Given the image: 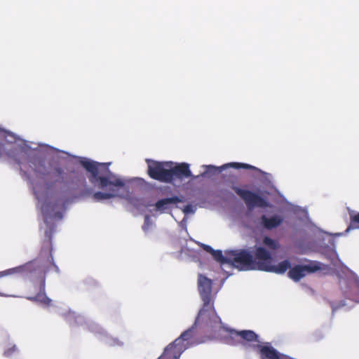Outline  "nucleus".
Instances as JSON below:
<instances>
[{
    "label": "nucleus",
    "instance_id": "6e6552de",
    "mask_svg": "<svg viewBox=\"0 0 359 359\" xmlns=\"http://www.w3.org/2000/svg\"><path fill=\"white\" fill-rule=\"evenodd\" d=\"M89 330L95 336L106 344L114 347H122L125 343L121 339L109 334L102 327L95 323H90Z\"/></svg>",
    "mask_w": 359,
    "mask_h": 359
},
{
    "label": "nucleus",
    "instance_id": "cd10ccee",
    "mask_svg": "<svg viewBox=\"0 0 359 359\" xmlns=\"http://www.w3.org/2000/svg\"><path fill=\"white\" fill-rule=\"evenodd\" d=\"M202 246H203V248L208 252H210V254H212V252H213V249L210 246V245H205V244H202Z\"/></svg>",
    "mask_w": 359,
    "mask_h": 359
},
{
    "label": "nucleus",
    "instance_id": "f8f14e48",
    "mask_svg": "<svg viewBox=\"0 0 359 359\" xmlns=\"http://www.w3.org/2000/svg\"><path fill=\"white\" fill-rule=\"evenodd\" d=\"M170 172L171 182L176 179L182 180L192 176L189 165L187 163H177L172 162Z\"/></svg>",
    "mask_w": 359,
    "mask_h": 359
},
{
    "label": "nucleus",
    "instance_id": "0eeeda50",
    "mask_svg": "<svg viewBox=\"0 0 359 359\" xmlns=\"http://www.w3.org/2000/svg\"><path fill=\"white\" fill-rule=\"evenodd\" d=\"M202 168L205 169V171L201 175L202 177L207 176L208 175H213L215 173L221 172L224 170L228 168H233L236 169H250L255 172V176L263 175L264 179L269 180L271 176L269 174L264 172L260 169L247 163H229L224 164L222 166H215L212 165H203Z\"/></svg>",
    "mask_w": 359,
    "mask_h": 359
},
{
    "label": "nucleus",
    "instance_id": "4be33fe9",
    "mask_svg": "<svg viewBox=\"0 0 359 359\" xmlns=\"http://www.w3.org/2000/svg\"><path fill=\"white\" fill-rule=\"evenodd\" d=\"M18 352V348L15 344H10L4 351V355L6 357H11Z\"/></svg>",
    "mask_w": 359,
    "mask_h": 359
},
{
    "label": "nucleus",
    "instance_id": "2eb2a0df",
    "mask_svg": "<svg viewBox=\"0 0 359 359\" xmlns=\"http://www.w3.org/2000/svg\"><path fill=\"white\" fill-rule=\"evenodd\" d=\"M33 264H27L24 266H20L15 268L9 269L3 271H0V278L4 276H12L17 273H23L25 272H31ZM0 296L1 297H16L15 295L8 294L2 292L0 290Z\"/></svg>",
    "mask_w": 359,
    "mask_h": 359
},
{
    "label": "nucleus",
    "instance_id": "9d476101",
    "mask_svg": "<svg viewBox=\"0 0 359 359\" xmlns=\"http://www.w3.org/2000/svg\"><path fill=\"white\" fill-rule=\"evenodd\" d=\"M320 269L319 263H310L306 265H297L289 271V277L294 281H298L307 274Z\"/></svg>",
    "mask_w": 359,
    "mask_h": 359
},
{
    "label": "nucleus",
    "instance_id": "6ab92c4d",
    "mask_svg": "<svg viewBox=\"0 0 359 359\" xmlns=\"http://www.w3.org/2000/svg\"><path fill=\"white\" fill-rule=\"evenodd\" d=\"M263 243L265 247L269 250H274L279 247L278 243L269 237H265L263 240Z\"/></svg>",
    "mask_w": 359,
    "mask_h": 359
},
{
    "label": "nucleus",
    "instance_id": "b1692460",
    "mask_svg": "<svg viewBox=\"0 0 359 359\" xmlns=\"http://www.w3.org/2000/svg\"><path fill=\"white\" fill-rule=\"evenodd\" d=\"M350 217L351 220V225L353 228H359V213H350Z\"/></svg>",
    "mask_w": 359,
    "mask_h": 359
},
{
    "label": "nucleus",
    "instance_id": "39448f33",
    "mask_svg": "<svg viewBox=\"0 0 359 359\" xmlns=\"http://www.w3.org/2000/svg\"><path fill=\"white\" fill-rule=\"evenodd\" d=\"M199 294L203 302V306L199 311L195 324L200 322L205 323L208 326L211 324H218L220 326V318L217 315L211 304L212 301V280L200 274L198 278Z\"/></svg>",
    "mask_w": 359,
    "mask_h": 359
},
{
    "label": "nucleus",
    "instance_id": "412c9836",
    "mask_svg": "<svg viewBox=\"0 0 359 359\" xmlns=\"http://www.w3.org/2000/svg\"><path fill=\"white\" fill-rule=\"evenodd\" d=\"M154 223L151 221L149 216H146L144 218V224L142 226L143 231L147 233L153 229Z\"/></svg>",
    "mask_w": 359,
    "mask_h": 359
},
{
    "label": "nucleus",
    "instance_id": "dca6fc26",
    "mask_svg": "<svg viewBox=\"0 0 359 359\" xmlns=\"http://www.w3.org/2000/svg\"><path fill=\"white\" fill-rule=\"evenodd\" d=\"M56 311L60 315L65 316L66 319L69 323L74 322L76 324H81L83 320V316L76 315L75 313L72 312L65 305L56 306Z\"/></svg>",
    "mask_w": 359,
    "mask_h": 359
},
{
    "label": "nucleus",
    "instance_id": "5701e85b",
    "mask_svg": "<svg viewBox=\"0 0 359 359\" xmlns=\"http://www.w3.org/2000/svg\"><path fill=\"white\" fill-rule=\"evenodd\" d=\"M36 300L47 306H51V300L44 294H39L35 297Z\"/></svg>",
    "mask_w": 359,
    "mask_h": 359
},
{
    "label": "nucleus",
    "instance_id": "f3484780",
    "mask_svg": "<svg viewBox=\"0 0 359 359\" xmlns=\"http://www.w3.org/2000/svg\"><path fill=\"white\" fill-rule=\"evenodd\" d=\"M283 221V217L280 215H274L271 217L262 215L261 224L267 229H272L278 226Z\"/></svg>",
    "mask_w": 359,
    "mask_h": 359
},
{
    "label": "nucleus",
    "instance_id": "7ed1b4c3",
    "mask_svg": "<svg viewBox=\"0 0 359 359\" xmlns=\"http://www.w3.org/2000/svg\"><path fill=\"white\" fill-rule=\"evenodd\" d=\"M217 334V337L226 338V342L231 344H241L250 347L259 352L261 359H289L279 353L269 343H264L259 337L252 330L237 331L229 329L222 324H211L209 325Z\"/></svg>",
    "mask_w": 359,
    "mask_h": 359
},
{
    "label": "nucleus",
    "instance_id": "393cba45",
    "mask_svg": "<svg viewBox=\"0 0 359 359\" xmlns=\"http://www.w3.org/2000/svg\"><path fill=\"white\" fill-rule=\"evenodd\" d=\"M292 211L297 217L299 215H302L304 218H307V212L300 207L293 206Z\"/></svg>",
    "mask_w": 359,
    "mask_h": 359
},
{
    "label": "nucleus",
    "instance_id": "20e7f679",
    "mask_svg": "<svg viewBox=\"0 0 359 359\" xmlns=\"http://www.w3.org/2000/svg\"><path fill=\"white\" fill-rule=\"evenodd\" d=\"M233 256L232 258L236 259L234 264L241 270H262L283 273L290 267L288 260H284L277 265H273L271 252L262 246L256 248L255 257L250 251L236 252Z\"/></svg>",
    "mask_w": 359,
    "mask_h": 359
},
{
    "label": "nucleus",
    "instance_id": "bb28decb",
    "mask_svg": "<svg viewBox=\"0 0 359 359\" xmlns=\"http://www.w3.org/2000/svg\"><path fill=\"white\" fill-rule=\"evenodd\" d=\"M180 226L187 230V217H184L183 219L179 223Z\"/></svg>",
    "mask_w": 359,
    "mask_h": 359
},
{
    "label": "nucleus",
    "instance_id": "1a4fd4ad",
    "mask_svg": "<svg viewBox=\"0 0 359 359\" xmlns=\"http://www.w3.org/2000/svg\"><path fill=\"white\" fill-rule=\"evenodd\" d=\"M236 193L241 197L249 209L255 207L264 208L268 206L267 202L258 195L244 189L234 188Z\"/></svg>",
    "mask_w": 359,
    "mask_h": 359
},
{
    "label": "nucleus",
    "instance_id": "ddd939ff",
    "mask_svg": "<svg viewBox=\"0 0 359 359\" xmlns=\"http://www.w3.org/2000/svg\"><path fill=\"white\" fill-rule=\"evenodd\" d=\"M194 333V327L192 326L191 327L182 332L180 337H178L168 346H171L172 351L175 352L182 347H184L185 351L189 346V340L193 337Z\"/></svg>",
    "mask_w": 359,
    "mask_h": 359
},
{
    "label": "nucleus",
    "instance_id": "a878e982",
    "mask_svg": "<svg viewBox=\"0 0 359 359\" xmlns=\"http://www.w3.org/2000/svg\"><path fill=\"white\" fill-rule=\"evenodd\" d=\"M344 268L346 270L348 271L351 273V274L352 275L353 281L355 287L356 288V290H358V292L359 294V277H358V276L355 273H354L353 271H351L348 268H347L346 266H345Z\"/></svg>",
    "mask_w": 359,
    "mask_h": 359
},
{
    "label": "nucleus",
    "instance_id": "9b49d317",
    "mask_svg": "<svg viewBox=\"0 0 359 359\" xmlns=\"http://www.w3.org/2000/svg\"><path fill=\"white\" fill-rule=\"evenodd\" d=\"M243 251H248L247 250H232L226 252L225 255H222V252L221 250H213L212 252V255L214 257V259L219 262L221 263V266L223 270H224V268L226 265H229L230 266H233L236 269H238L239 271H241L238 267H237L234 262H236V259H233V255L236 254V252H243Z\"/></svg>",
    "mask_w": 359,
    "mask_h": 359
},
{
    "label": "nucleus",
    "instance_id": "aec40b11",
    "mask_svg": "<svg viewBox=\"0 0 359 359\" xmlns=\"http://www.w3.org/2000/svg\"><path fill=\"white\" fill-rule=\"evenodd\" d=\"M182 212L185 215V217L189 215H194L196 212L197 205L196 204H188L183 208H180Z\"/></svg>",
    "mask_w": 359,
    "mask_h": 359
},
{
    "label": "nucleus",
    "instance_id": "a211bd4d",
    "mask_svg": "<svg viewBox=\"0 0 359 359\" xmlns=\"http://www.w3.org/2000/svg\"><path fill=\"white\" fill-rule=\"evenodd\" d=\"M184 351V347L180 348L175 352L172 351L171 346H168L158 359H179Z\"/></svg>",
    "mask_w": 359,
    "mask_h": 359
},
{
    "label": "nucleus",
    "instance_id": "f03ea898",
    "mask_svg": "<svg viewBox=\"0 0 359 359\" xmlns=\"http://www.w3.org/2000/svg\"><path fill=\"white\" fill-rule=\"evenodd\" d=\"M80 163L88 172L90 183L95 188L100 189L93 195L95 201L128 196V187L126 181L111 172L107 164L100 163L88 158H81Z\"/></svg>",
    "mask_w": 359,
    "mask_h": 359
},
{
    "label": "nucleus",
    "instance_id": "423d86ee",
    "mask_svg": "<svg viewBox=\"0 0 359 359\" xmlns=\"http://www.w3.org/2000/svg\"><path fill=\"white\" fill-rule=\"evenodd\" d=\"M149 176L163 182H171V166L172 161H156L147 159Z\"/></svg>",
    "mask_w": 359,
    "mask_h": 359
},
{
    "label": "nucleus",
    "instance_id": "c85d7f7f",
    "mask_svg": "<svg viewBox=\"0 0 359 359\" xmlns=\"http://www.w3.org/2000/svg\"><path fill=\"white\" fill-rule=\"evenodd\" d=\"M337 309H338V307H337L335 306H332V311L333 312L336 311Z\"/></svg>",
    "mask_w": 359,
    "mask_h": 359
},
{
    "label": "nucleus",
    "instance_id": "c756f323",
    "mask_svg": "<svg viewBox=\"0 0 359 359\" xmlns=\"http://www.w3.org/2000/svg\"><path fill=\"white\" fill-rule=\"evenodd\" d=\"M349 230H350V227L347 228L346 231L348 232Z\"/></svg>",
    "mask_w": 359,
    "mask_h": 359
},
{
    "label": "nucleus",
    "instance_id": "4468645a",
    "mask_svg": "<svg viewBox=\"0 0 359 359\" xmlns=\"http://www.w3.org/2000/svg\"><path fill=\"white\" fill-rule=\"evenodd\" d=\"M181 201L182 200L177 196L160 199L154 205V211L160 214L168 212L171 210L172 206Z\"/></svg>",
    "mask_w": 359,
    "mask_h": 359
},
{
    "label": "nucleus",
    "instance_id": "f257e3e1",
    "mask_svg": "<svg viewBox=\"0 0 359 359\" xmlns=\"http://www.w3.org/2000/svg\"><path fill=\"white\" fill-rule=\"evenodd\" d=\"M62 151L49 145L27 142L13 133L0 128V156H6L20 168L25 164L38 175L32 187L37 206L43 217L46 236L50 240L57 223L62 218V191L57 188L62 184V169L47 167L43 157L54 160Z\"/></svg>",
    "mask_w": 359,
    "mask_h": 359
}]
</instances>
